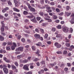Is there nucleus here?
<instances>
[{
    "mask_svg": "<svg viewBox=\"0 0 74 74\" xmlns=\"http://www.w3.org/2000/svg\"><path fill=\"white\" fill-rule=\"evenodd\" d=\"M46 8L47 10H50L51 9V7H50L49 6H47L46 7Z\"/></svg>",
    "mask_w": 74,
    "mask_h": 74,
    "instance_id": "69168bd1",
    "label": "nucleus"
},
{
    "mask_svg": "<svg viewBox=\"0 0 74 74\" xmlns=\"http://www.w3.org/2000/svg\"><path fill=\"white\" fill-rule=\"evenodd\" d=\"M13 45L12 46H14V47H17L16 46V44L15 43H13Z\"/></svg>",
    "mask_w": 74,
    "mask_h": 74,
    "instance_id": "052dcab7",
    "label": "nucleus"
},
{
    "mask_svg": "<svg viewBox=\"0 0 74 74\" xmlns=\"http://www.w3.org/2000/svg\"><path fill=\"white\" fill-rule=\"evenodd\" d=\"M8 5H12V3H11V1L10 0L8 1Z\"/></svg>",
    "mask_w": 74,
    "mask_h": 74,
    "instance_id": "c756f323",
    "label": "nucleus"
},
{
    "mask_svg": "<svg viewBox=\"0 0 74 74\" xmlns=\"http://www.w3.org/2000/svg\"><path fill=\"white\" fill-rule=\"evenodd\" d=\"M4 27H5V26L4 25H3V26L1 27V30L2 32H4V30H5V28H4Z\"/></svg>",
    "mask_w": 74,
    "mask_h": 74,
    "instance_id": "1a4fd4ad",
    "label": "nucleus"
},
{
    "mask_svg": "<svg viewBox=\"0 0 74 74\" xmlns=\"http://www.w3.org/2000/svg\"><path fill=\"white\" fill-rule=\"evenodd\" d=\"M65 45L67 47H70V43H66Z\"/></svg>",
    "mask_w": 74,
    "mask_h": 74,
    "instance_id": "6ab92c4d",
    "label": "nucleus"
},
{
    "mask_svg": "<svg viewBox=\"0 0 74 74\" xmlns=\"http://www.w3.org/2000/svg\"><path fill=\"white\" fill-rule=\"evenodd\" d=\"M40 59L38 58H36L35 59H34L33 61L34 62H37L38 60H39Z\"/></svg>",
    "mask_w": 74,
    "mask_h": 74,
    "instance_id": "473e14b6",
    "label": "nucleus"
},
{
    "mask_svg": "<svg viewBox=\"0 0 74 74\" xmlns=\"http://www.w3.org/2000/svg\"><path fill=\"white\" fill-rule=\"evenodd\" d=\"M66 14L67 16H70L71 15V13L66 12Z\"/></svg>",
    "mask_w": 74,
    "mask_h": 74,
    "instance_id": "c9c22d12",
    "label": "nucleus"
},
{
    "mask_svg": "<svg viewBox=\"0 0 74 74\" xmlns=\"http://www.w3.org/2000/svg\"><path fill=\"white\" fill-rule=\"evenodd\" d=\"M26 74H33V72L32 71H29Z\"/></svg>",
    "mask_w": 74,
    "mask_h": 74,
    "instance_id": "f704fd0d",
    "label": "nucleus"
},
{
    "mask_svg": "<svg viewBox=\"0 0 74 74\" xmlns=\"http://www.w3.org/2000/svg\"><path fill=\"white\" fill-rule=\"evenodd\" d=\"M6 11V10L5 9V8H4L3 10H2V12L3 13H4V12H5Z\"/></svg>",
    "mask_w": 74,
    "mask_h": 74,
    "instance_id": "0e129e2a",
    "label": "nucleus"
},
{
    "mask_svg": "<svg viewBox=\"0 0 74 74\" xmlns=\"http://www.w3.org/2000/svg\"><path fill=\"white\" fill-rule=\"evenodd\" d=\"M14 64L16 66V67L18 66V62L16 61L14 62Z\"/></svg>",
    "mask_w": 74,
    "mask_h": 74,
    "instance_id": "2f4dec72",
    "label": "nucleus"
},
{
    "mask_svg": "<svg viewBox=\"0 0 74 74\" xmlns=\"http://www.w3.org/2000/svg\"><path fill=\"white\" fill-rule=\"evenodd\" d=\"M40 3L41 4H44V0H40Z\"/></svg>",
    "mask_w": 74,
    "mask_h": 74,
    "instance_id": "864d4df0",
    "label": "nucleus"
},
{
    "mask_svg": "<svg viewBox=\"0 0 74 74\" xmlns=\"http://www.w3.org/2000/svg\"><path fill=\"white\" fill-rule=\"evenodd\" d=\"M18 1H20V0H18ZM18 0H14V3H15V7H18L19 5L18 4Z\"/></svg>",
    "mask_w": 74,
    "mask_h": 74,
    "instance_id": "39448f33",
    "label": "nucleus"
},
{
    "mask_svg": "<svg viewBox=\"0 0 74 74\" xmlns=\"http://www.w3.org/2000/svg\"><path fill=\"white\" fill-rule=\"evenodd\" d=\"M39 39H40V40H41V41H43L44 40L43 39V38H42V37H40H40L39 38Z\"/></svg>",
    "mask_w": 74,
    "mask_h": 74,
    "instance_id": "3c124183",
    "label": "nucleus"
},
{
    "mask_svg": "<svg viewBox=\"0 0 74 74\" xmlns=\"http://www.w3.org/2000/svg\"><path fill=\"white\" fill-rule=\"evenodd\" d=\"M6 50H8V51H10L11 50V47H7L6 48Z\"/></svg>",
    "mask_w": 74,
    "mask_h": 74,
    "instance_id": "a878e982",
    "label": "nucleus"
},
{
    "mask_svg": "<svg viewBox=\"0 0 74 74\" xmlns=\"http://www.w3.org/2000/svg\"><path fill=\"white\" fill-rule=\"evenodd\" d=\"M34 23H37V21L36 19V16H34V19L31 20Z\"/></svg>",
    "mask_w": 74,
    "mask_h": 74,
    "instance_id": "9b49d317",
    "label": "nucleus"
},
{
    "mask_svg": "<svg viewBox=\"0 0 74 74\" xmlns=\"http://www.w3.org/2000/svg\"><path fill=\"white\" fill-rule=\"evenodd\" d=\"M27 62H28V60H24L23 61V63H27Z\"/></svg>",
    "mask_w": 74,
    "mask_h": 74,
    "instance_id": "b1692460",
    "label": "nucleus"
},
{
    "mask_svg": "<svg viewBox=\"0 0 74 74\" xmlns=\"http://www.w3.org/2000/svg\"><path fill=\"white\" fill-rule=\"evenodd\" d=\"M1 34H2V35L3 36H5L6 35H7V32L4 33V32H2Z\"/></svg>",
    "mask_w": 74,
    "mask_h": 74,
    "instance_id": "aec40b11",
    "label": "nucleus"
},
{
    "mask_svg": "<svg viewBox=\"0 0 74 74\" xmlns=\"http://www.w3.org/2000/svg\"><path fill=\"white\" fill-rule=\"evenodd\" d=\"M18 18H19V17H18L17 16H16L15 15L14 16V19H18Z\"/></svg>",
    "mask_w": 74,
    "mask_h": 74,
    "instance_id": "c03bdc74",
    "label": "nucleus"
},
{
    "mask_svg": "<svg viewBox=\"0 0 74 74\" xmlns=\"http://www.w3.org/2000/svg\"><path fill=\"white\" fill-rule=\"evenodd\" d=\"M11 49L12 50H14L15 49V47L14 46H12L11 47Z\"/></svg>",
    "mask_w": 74,
    "mask_h": 74,
    "instance_id": "49530a36",
    "label": "nucleus"
},
{
    "mask_svg": "<svg viewBox=\"0 0 74 74\" xmlns=\"http://www.w3.org/2000/svg\"><path fill=\"white\" fill-rule=\"evenodd\" d=\"M3 70L4 71V73H5V74H8V70L7 68H4L3 69Z\"/></svg>",
    "mask_w": 74,
    "mask_h": 74,
    "instance_id": "0eeeda50",
    "label": "nucleus"
},
{
    "mask_svg": "<svg viewBox=\"0 0 74 74\" xmlns=\"http://www.w3.org/2000/svg\"><path fill=\"white\" fill-rule=\"evenodd\" d=\"M21 52L20 51H16L15 52V54L16 55H18V54H20Z\"/></svg>",
    "mask_w": 74,
    "mask_h": 74,
    "instance_id": "de8ad7c7",
    "label": "nucleus"
},
{
    "mask_svg": "<svg viewBox=\"0 0 74 74\" xmlns=\"http://www.w3.org/2000/svg\"><path fill=\"white\" fill-rule=\"evenodd\" d=\"M61 37H62V35L60 34H57V35L56 36V37L58 38Z\"/></svg>",
    "mask_w": 74,
    "mask_h": 74,
    "instance_id": "e433bc0d",
    "label": "nucleus"
},
{
    "mask_svg": "<svg viewBox=\"0 0 74 74\" xmlns=\"http://www.w3.org/2000/svg\"><path fill=\"white\" fill-rule=\"evenodd\" d=\"M12 68L13 69V70H14V69H16V66H15L14 65H12L11 66Z\"/></svg>",
    "mask_w": 74,
    "mask_h": 74,
    "instance_id": "5701e85b",
    "label": "nucleus"
},
{
    "mask_svg": "<svg viewBox=\"0 0 74 74\" xmlns=\"http://www.w3.org/2000/svg\"><path fill=\"white\" fill-rule=\"evenodd\" d=\"M64 66H65V64L63 63H62L61 64L60 66V67H63Z\"/></svg>",
    "mask_w": 74,
    "mask_h": 74,
    "instance_id": "a19ab883",
    "label": "nucleus"
},
{
    "mask_svg": "<svg viewBox=\"0 0 74 74\" xmlns=\"http://www.w3.org/2000/svg\"><path fill=\"white\" fill-rule=\"evenodd\" d=\"M21 41L23 42H25V39L23 38H22L21 39Z\"/></svg>",
    "mask_w": 74,
    "mask_h": 74,
    "instance_id": "37998d69",
    "label": "nucleus"
},
{
    "mask_svg": "<svg viewBox=\"0 0 74 74\" xmlns=\"http://www.w3.org/2000/svg\"><path fill=\"white\" fill-rule=\"evenodd\" d=\"M50 4L51 5H55V3L54 2H51L50 3Z\"/></svg>",
    "mask_w": 74,
    "mask_h": 74,
    "instance_id": "5fc2aeb1",
    "label": "nucleus"
},
{
    "mask_svg": "<svg viewBox=\"0 0 74 74\" xmlns=\"http://www.w3.org/2000/svg\"><path fill=\"white\" fill-rule=\"evenodd\" d=\"M4 40V38L1 35H0V41H3Z\"/></svg>",
    "mask_w": 74,
    "mask_h": 74,
    "instance_id": "f8f14e48",
    "label": "nucleus"
},
{
    "mask_svg": "<svg viewBox=\"0 0 74 74\" xmlns=\"http://www.w3.org/2000/svg\"><path fill=\"white\" fill-rule=\"evenodd\" d=\"M23 14L24 15H28V12H27V11H24L23 12Z\"/></svg>",
    "mask_w": 74,
    "mask_h": 74,
    "instance_id": "a211bd4d",
    "label": "nucleus"
},
{
    "mask_svg": "<svg viewBox=\"0 0 74 74\" xmlns=\"http://www.w3.org/2000/svg\"><path fill=\"white\" fill-rule=\"evenodd\" d=\"M9 19V18H5V17H4V21H7Z\"/></svg>",
    "mask_w": 74,
    "mask_h": 74,
    "instance_id": "338daca9",
    "label": "nucleus"
},
{
    "mask_svg": "<svg viewBox=\"0 0 74 74\" xmlns=\"http://www.w3.org/2000/svg\"><path fill=\"white\" fill-rule=\"evenodd\" d=\"M32 50H33L34 51H35L36 50V47L34 46H32Z\"/></svg>",
    "mask_w": 74,
    "mask_h": 74,
    "instance_id": "79ce46f5",
    "label": "nucleus"
},
{
    "mask_svg": "<svg viewBox=\"0 0 74 74\" xmlns=\"http://www.w3.org/2000/svg\"><path fill=\"white\" fill-rule=\"evenodd\" d=\"M22 55H18L17 57V58L18 59H20L22 58Z\"/></svg>",
    "mask_w": 74,
    "mask_h": 74,
    "instance_id": "412c9836",
    "label": "nucleus"
},
{
    "mask_svg": "<svg viewBox=\"0 0 74 74\" xmlns=\"http://www.w3.org/2000/svg\"><path fill=\"white\" fill-rule=\"evenodd\" d=\"M40 14L41 16H43V15H44V13L42 12H40Z\"/></svg>",
    "mask_w": 74,
    "mask_h": 74,
    "instance_id": "09e8293b",
    "label": "nucleus"
},
{
    "mask_svg": "<svg viewBox=\"0 0 74 74\" xmlns=\"http://www.w3.org/2000/svg\"><path fill=\"white\" fill-rule=\"evenodd\" d=\"M44 71L43 69H42L40 71H38V74H42L44 73Z\"/></svg>",
    "mask_w": 74,
    "mask_h": 74,
    "instance_id": "dca6fc26",
    "label": "nucleus"
},
{
    "mask_svg": "<svg viewBox=\"0 0 74 74\" xmlns=\"http://www.w3.org/2000/svg\"><path fill=\"white\" fill-rule=\"evenodd\" d=\"M8 45H12V42H8Z\"/></svg>",
    "mask_w": 74,
    "mask_h": 74,
    "instance_id": "6e6d98bb",
    "label": "nucleus"
},
{
    "mask_svg": "<svg viewBox=\"0 0 74 74\" xmlns=\"http://www.w3.org/2000/svg\"><path fill=\"white\" fill-rule=\"evenodd\" d=\"M63 15V12H61L58 14V15L60 16H62Z\"/></svg>",
    "mask_w": 74,
    "mask_h": 74,
    "instance_id": "13d9d810",
    "label": "nucleus"
},
{
    "mask_svg": "<svg viewBox=\"0 0 74 74\" xmlns=\"http://www.w3.org/2000/svg\"><path fill=\"white\" fill-rule=\"evenodd\" d=\"M74 49V46L72 45L71 46H70V48L69 49V51H71L72 50H73V49Z\"/></svg>",
    "mask_w": 74,
    "mask_h": 74,
    "instance_id": "ddd939ff",
    "label": "nucleus"
},
{
    "mask_svg": "<svg viewBox=\"0 0 74 74\" xmlns=\"http://www.w3.org/2000/svg\"><path fill=\"white\" fill-rule=\"evenodd\" d=\"M73 29L72 28H70V32L71 33H73Z\"/></svg>",
    "mask_w": 74,
    "mask_h": 74,
    "instance_id": "a18cd8bd",
    "label": "nucleus"
},
{
    "mask_svg": "<svg viewBox=\"0 0 74 74\" xmlns=\"http://www.w3.org/2000/svg\"><path fill=\"white\" fill-rule=\"evenodd\" d=\"M40 30L42 33H44V30L42 28H40Z\"/></svg>",
    "mask_w": 74,
    "mask_h": 74,
    "instance_id": "c85d7f7f",
    "label": "nucleus"
},
{
    "mask_svg": "<svg viewBox=\"0 0 74 74\" xmlns=\"http://www.w3.org/2000/svg\"><path fill=\"white\" fill-rule=\"evenodd\" d=\"M5 62H7V63H10V60L9 59H7V60H5Z\"/></svg>",
    "mask_w": 74,
    "mask_h": 74,
    "instance_id": "4d7b16f0",
    "label": "nucleus"
},
{
    "mask_svg": "<svg viewBox=\"0 0 74 74\" xmlns=\"http://www.w3.org/2000/svg\"><path fill=\"white\" fill-rule=\"evenodd\" d=\"M56 11L57 12H59L60 11V10L58 8L56 9Z\"/></svg>",
    "mask_w": 74,
    "mask_h": 74,
    "instance_id": "4c0bfd02",
    "label": "nucleus"
},
{
    "mask_svg": "<svg viewBox=\"0 0 74 74\" xmlns=\"http://www.w3.org/2000/svg\"><path fill=\"white\" fill-rule=\"evenodd\" d=\"M31 59H32V57L29 56L27 58V60H31Z\"/></svg>",
    "mask_w": 74,
    "mask_h": 74,
    "instance_id": "603ef678",
    "label": "nucleus"
},
{
    "mask_svg": "<svg viewBox=\"0 0 74 74\" xmlns=\"http://www.w3.org/2000/svg\"><path fill=\"white\" fill-rule=\"evenodd\" d=\"M70 22L71 23V24H74V20H71L70 21Z\"/></svg>",
    "mask_w": 74,
    "mask_h": 74,
    "instance_id": "bf43d9fd",
    "label": "nucleus"
},
{
    "mask_svg": "<svg viewBox=\"0 0 74 74\" xmlns=\"http://www.w3.org/2000/svg\"><path fill=\"white\" fill-rule=\"evenodd\" d=\"M1 1L2 3H5V2H6V1H7V0H0Z\"/></svg>",
    "mask_w": 74,
    "mask_h": 74,
    "instance_id": "680f3d73",
    "label": "nucleus"
},
{
    "mask_svg": "<svg viewBox=\"0 0 74 74\" xmlns=\"http://www.w3.org/2000/svg\"><path fill=\"white\" fill-rule=\"evenodd\" d=\"M44 16H45L46 18H51V17L48 16V14H44Z\"/></svg>",
    "mask_w": 74,
    "mask_h": 74,
    "instance_id": "4468645a",
    "label": "nucleus"
},
{
    "mask_svg": "<svg viewBox=\"0 0 74 74\" xmlns=\"http://www.w3.org/2000/svg\"><path fill=\"white\" fill-rule=\"evenodd\" d=\"M64 54V55H66V54H67V51L65 50L63 52Z\"/></svg>",
    "mask_w": 74,
    "mask_h": 74,
    "instance_id": "8fccbe9b",
    "label": "nucleus"
},
{
    "mask_svg": "<svg viewBox=\"0 0 74 74\" xmlns=\"http://www.w3.org/2000/svg\"><path fill=\"white\" fill-rule=\"evenodd\" d=\"M42 44V43H41V42H38V43H36V45H37V46H41Z\"/></svg>",
    "mask_w": 74,
    "mask_h": 74,
    "instance_id": "f3484780",
    "label": "nucleus"
},
{
    "mask_svg": "<svg viewBox=\"0 0 74 74\" xmlns=\"http://www.w3.org/2000/svg\"><path fill=\"white\" fill-rule=\"evenodd\" d=\"M44 37L45 38H48V34H45Z\"/></svg>",
    "mask_w": 74,
    "mask_h": 74,
    "instance_id": "72a5a7b5",
    "label": "nucleus"
},
{
    "mask_svg": "<svg viewBox=\"0 0 74 74\" xmlns=\"http://www.w3.org/2000/svg\"><path fill=\"white\" fill-rule=\"evenodd\" d=\"M34 36L36 39H39L40 38V35L39 34H35L34 35Z\"/></svg>",
    "mask_w": 74,
    "mask_h": 74,
    "instance_id": "6e6552de",
    "label": "nucleus"
},
{
    "mask_svg": "<svg viewBox=\"0 0 74 74\" xmlns=\"http://www.w3.org/2000/svg\"><path fill=\"white\" fill-rule=\"evenodd\" d=\"M53 19H56L58 18V16L56 15L53 16Z\"/></svg>",
    "mask_w": 74,
    "mask_h": 74,
    "instance_id": "393cba45",
    "label": "nucleus"
},
{
    "mask_svg": "<svg viewBox=\"0 0 74 74\" xmlns=\"http://www.w3.org/2000/svg\"><path fill=\"white\" fill-rule=\"evenodd\" d=\"M27 16L28 18H29V19H32V18H34V16L33 15L31 16Z\"/></svg>",
    "mask_w": 74,
    "mask_h": 74,
    "instance_id": "2eb2a0df",
    "label": "nucleus"
},
{
    "mask_svg": "<svg viewBox=\"0 0 74 74\" xmlns=\"http://www.w3.org/2000/svg\"><path fill=\"white\" fill-rule=\"evenodd\" d=\"M55 45L56 47L57 48H59L61 47V45L59 44L58 42H56L55 43Z\"/></svg>",
    "mask_w": 74,
    "mask_h": 74,
    "instance_id": "423d86ee",
    "label": "nucleus"
},
{
    "mask_svg": "<svg viewBox=\"0 0 74 74\" xmlns=\"http://www.w3.org/2000/svg\"><path fill=\"white\" fill-rule=\"evenodd\" d=\"M23 47H19L15 49L16 51H21V52H23Z\"/></svg>",
    "mask_w": 74,
    "mask_h": 74,
    "instance_id": "7ed1b4c3",
    "label": "nucleus"
},
{
    "mask_svg": "<svg viewBox=\"0 0 74 74\" xmlns=\"http://www.w3.org/2000/svg\"><path fill=\"white\" fill-rule=\"evenodd\" d=\"M55 30H56V28H53L52 29V32H55Z\"/></svg>",
    "mask_w": 74,
    "mask_h": 74,
    "instance_id": "e2e57ef3",
    "label": "nucleus"
},
{
    "mask_svg": "<svg viewBox=\"0 0 74 74\" xmlns=\"http://www.w3.org/2000/svg\"><path fill=\"white\" fill-rule=\"evenodd\" d=\"M62 30L64 33H67L69 31V28L66 26L62 28Z\"/></svg>",
    "mask_w": 74,
    "mask_h": 74,
    "instance_id": "f257e3e1",
    "label": "nucleus"
},
{
    "mask_svg": "<svg viewBox=\"0 0 74 74\" xmlns=\"http://www.w3.org/2000/svg\"><path fill=\"white\" fill-rule=\"evenodd\" d=\"M29 65L28 64H25L23 66V69H24V70H26V71H29Z\"/></svg>",
    "mask_w": 74,
    "mask_h": 74,
    "instance_id": "f03ea898",
    "label": "nucleus"
},
{
    "mask_svg": "<svg viewBox=\"0 0 74 74\" xmlns=\"http://www.w3.org/2000/svg\"><path fill=\"white\" fill-rule=\"evenodd\" d=\"M40 63L42 64H43L44 65H45V62L44 61H42V62H40Z\"/></svg>",
    "mask_w": 74,
    "mask_h": 74,
    "instance_id": "58836bf2",
    "label": "nucleus"
},
{
    "mask_svg": "<svg viewBox=\"0 0 74 74\" xmlns=\"http://www.w3.org/2000/svg\"><path fill=\"white\" fill-rule=\"evenodd\" d=\"M28 7L31 11H32V12H34L35 11H36V10L35 9L33 8L32 7L30 6V4H28Z\"/></svg>",
    "mask_w": 74,
    "mask_h": 74,
    "instance_id": "20e7f679",
    "label": "nucleus"
},
{
    "mask_svg": "<svg viewBox=\"0 0 74 74\" xmlns=\"http://www.w3.org/2000/svg\"><path fill=\"white\" fill-rule=\"evenodd\" d=\"M4 21H3L1 22V25H2V26H5V24L4 23Z\"/></svg>",
    "mask_w": 74,
    "mask_h": 74,
    "instance_id": "ea45409f",
    "label": "nucleus"
},
{
    "mask_svg": "<svg viewBox=\"0 0 74 74\" xmlns=\"http://www.w3.org/2000/svg\"><path fill=\"white\" fill-rule=\"evenodd\" d=\"M13 10L14 11L17 12H19V11H20V10H19V9L16 8H13Z\"/></svg>",
    "mask_w": 74,
    "mask_h": 74,
    "instance_id": "9d476101",
    "label": "nucleus"
},
{
    "mask_svg": "<svg viewBox=\"0 0 74 74\" xmlns=\"http://www.w3.org/2000/svg\"><path fill=\"white\" fill-rule=\"evenodd\" d=\"M4 18V17H3V15H1V14H0V19H3Z\"/></svg>",
    "mask_w": 74,
    "mask_h": 74,
    "instance_id": "774afa93",
    "label": "nucleus"
},
{
    "mask_svg": "<svg viewBox=\"0 0 74 74\" xmlns=\"http://www.w3.org/2000/svg\"><path fill=\"white\" fill-rule=\"evenodd\" d=\"M64 70L66 73L69 70V69L67 67L65 68L64 69Z\"/></svg>",
    "mask_w": 74,
    "mask_h": 74,
    "instance_id": "bb28decb",
    "label": "nucleus"
},
{
    "mask_svg": "<svg viewBox=\"0 0 74 74\" xmlns=\"http://www.w3.org/2000/svg\"><path fill=\"white\" fill-rule=\"evenodd\" d=\"M65 40L66 41V42H69V41H70V40H69L67 39V38H65Z\"/></svg>",
    "mask_w": 74,
    "mask_h": 74,
    "instance_id": "cd10ccee",
    "label": "nucleus"
},
{
    "mask_svg": "<svg viewBox=\"0 0 74 74\" xmlns=\"http://www.w3.org/2000/svg\"><path fill=\"white\" fill-rule=\"evenodd\" d=\"M36 19L38 21H40L41 20V17H40L37 16L36 17Z\"/></svg>",
    "mask_w": 74,
    "mask_h": 74,
    "instance_id": "7c9ffc66",
    "label": "nucleus"
},
{
    "mask_svg": "<svg viewBox=\"0 0 74 74\" xmlns=\"http://www.w3.org/2000/svg\"><path fill=\"white\" fill-rule=\"evenodd\" d=\"M57 27L58 29H62V25H58Z\"/></svg>",
    "mask_w": 74,
    "mask_h": 74,
    "instance_id": "4be33fe9",
    "label": "nucleus"
}]
</instances>
